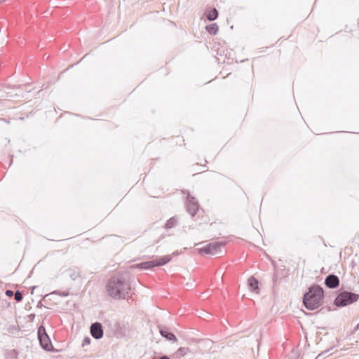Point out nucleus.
<instances>
[{"label": "nucleus", "instance_id": "f257e3e1", "mask_svg": "<svg viewBox=\"0 0 359 359\" xmlns=\"http://www.w3.org/2000/svg\"><path fill=\"white\" fill-rule=\"evenodd\" d=\"M107 292L115 299H124L130 297L131 287L124 278L121 276H112L106 285Z\"/></svg>", "mask_w": 359, "mask_h": 359}, {"label": "nucleus", "instance_id": "f03ea898", "mask_svg": "<svg viewBox=\"0 0 359 359\" xmlns=\"http://www.w3.org/2000/svg\"><path fill=\"white\" fill-rule=\"evenodd\" d=\"M324 292L323 288L319 285H313L304 294L303 302L306 309L314 310L322 304Z\"/></svg>", "mask_w": 359, "mask_h": 359}, {"label": "nucleus", "instance_id": "7ed1b4c3", "mask_svg": "<svg viewBox=\"0 0 359 359\" xmlns=\"http://www.w3.org/2000/svg\"><path fill=\"white\" fill-rule=\"evenodd\" d=\"M359 295L350 292H342L335 299L334 304L337 306H345L356 302Z\"/></svg>", "mask_w": 359, "mask_h": 359}, {"label": "nucleus", "instance_id": "20e7f679", "mask_svg": "<svg viewBox=\"0 0 359 359\" xmlns=\"http://www.w3.org/2000/svg\"><path fill=\"white\" fill-rule=\"evenodd\" d=\"M171 260V257L170 255H166L161 257L158 259L151 260L148 262H142L140 264L133 265L132 268H138L140 269H149L154 266H163L167 263H168Z\"/></svg>", "mask_w": 359, "mask_h": 359}, {"label": "nucleus", "instance_id": "39448f33", "mask_svg": "<svg viewBox=\"0 0 359 359\" xmlns=\"http://www.w3.org/2000/svg\"><path fill=\"white\" fill-rule=\"evenodd\" d=\"M222 245V243L218 242L210 243L200 248L199 252L201 254L215 255L220 251Z\"/></svg>", "mask_w": 359, "mask_h": 359}, {"label": "nucleus", "instance_id": "423d86ee", "mask_svg": "<svg viewBox=\"0 0 359 359\" xmlns=\"http://www.w3.org/2000/svg\"><path fill=\"white\" fill-rule=\"evenodd\" d=\"M91 335L96 339H99L103 336V330L101 323H94L90 326Z\"/></svg>", "mask_w": 359, "mask_h": 359}, {"label": "nucleus", "instance_id": "0eeeda50", "mask_svg": "<svg viewBox=\"0 0 359 359\" xmlns=\"http://www.w3.org/2000/svg\"><path fill=\"white\" fill-rule=\"evenodd\" d=\"M325 284L329 288H336L339 284V279L336 275L330 274L326 277Z\"/></svg>", "mask_w": 359, "mask_h": 359}, {"label": "nucleus", "instance_id": "6e6552de", "mask_svg": "<svg viewBox=\"0 0 359 359\" xmlns=\"http://www.w3.org/2000/svg\"><path fill=\"white\" fill-rule=\"evenodd\" d=\"M39 340L40 341L41 347L43 349L46 351H50L53 348L52 344L48 334H44L43 336L42 335V337H40V338H39Z\"/></svg>", "mask_w": 359, "mask_h": 359}, {"label": "nucleus", "instance_id": "1a4fd4ad", "mask_svg": "<svg viewBox=\"0 0 359 359\" xmlns=\"http://www.w3.org/2000/svg\"><path fill=\"white\" fill-rule=\"evenodd\" d=\"M258 283V280L254 276L250 277L248 280V285L250 290L257 293L259 292Z\"/></svg>", "mask_w": 359, "mask_h": 359}, {"label": "nucleus", "instance_id": "9d476101", "mask_svg": "<svg viewBox=\"0 0 359 359\" xmlns=\"http://www.w3.org/2000/svg\"><path fill=\"white\" fill-rule=\"evenodd\" d=\"M160 333L162 337H165L166 339L169 341H177L176 337L172 332H169L168 329L166 327L161 328L160 330Z\"/></svg>", "mask_w": 359, "mask_h": 359}, {"label": "nucleus", "instance_id": "9b49d317", "mask_svg": "<svg viewBox=\"0 0 359 359\" xmlns=\"http://www.w3.org/2000/svg\"><path fill=\"white\" fill-rule=\"evenodd\" d=\"M187 210L192 217H194L200 211L198 203H187Z\"/></svg>", "mask_w": 359, "mask_h": 359}, {"label": "nucleus", "instance_id": "f8f14e48", "mask_svg": "<svg viewBox=\"0 0 359 359\" xmlns=\"http://www.w3.org/2000/svg\"><path fill=\"white\" fill-rule=\"evenodd\" d=\"M178 223V219L176 217L170 218L165 224V229H170L175 227Z\"/></svg>", "mask_w": 359, "mask_h": 359}, {"label": "nucleus", "instance_id": "ddd939ff", "mask_svg": "<svg viewBox=\"0 0 359 359\" xmlns=\"http://www.w3.org/2000/svg\"><path fill=\"white\" fill-rule=\"evenodd\" d=\"M206 17L208 20L213 21L218 17V11L216 8H212L206 13Z\"/></svg>", "mask_w": 359, "mask_h": 359}, {"label": "nucleus", "instance_id": "4468645a", "mask_svg": "<svg viewBox=\"0 0 359 359\" xmlns=\"http://www.w3.org/2000/svg\"><path fill=\"white\" fill-rule=\"evenodd\" d=\"M69 272V277L73 280H75L77 278L80 276V271L77 268H71L67 270Z\"/></svg>", "mask_w": 359, "mask_h": 359}, {"label": "nucleus", "instance_id": "2eb2a0df", "mask_svg": "<svg viewBox=\"0 0 359 359\" xmlns=\"http://www.w3.org/2000/svg\"><path fill=\"white\" fill-rule=\"evenodd\" d=\"M178 194L182 195V199L185 200V202H193L195 199L194 196L190 195L189 193L186 191H181Z\"/></svg>", "mask_w": 359, "mask_h": 359}, {"label": "nucleus", "instance_id": "dca6fc26", "mask_svg": "<svg viewBox=\"0 0 359 359\" xmlns=\"http://www.w3.org/2000/svg\"><path fill=\"white\" fill-rule=\"evenodd\" d=\"M207 32L212 35H215L218 31V26L216 23H212L205 27Z\"/></svg>", "mask_w": 359, "mask_h": 359}, {"label": "nucleus", "instance_id": "f3484780", "mask_svg": "<svg viewBox=\"0 0 359 359\" xmlns=\"http://www.w3.org/2000/svg\"><path fill=\"white\" fill-rule=\"evenodd\" d=\"M18 352L15 349H12L6 351L5 354L6 358L18 359Z\"/></svg>", "mask_w": 359, "mask_h": 359}, {"label": "nucleus", "instance_id": "a211bd4d", "mask_svg": "<svg viewBox=\"0 0 359 359\" xmlns=\"http://www.w3.org/2000/svg\"><path fill=\"white\" fill-rule=\"evenodd\" d=\"M190 351L187 347H180L176 351V355L179 356H184Z\"/></svg>", "mask_w": 359, "mask_h": 359}, {"label": "nucleus", "instance_id": "6ab92c4d", "mask_svg": "<svg viewBox=\"0 0 359 359\" xmlns=\"http://www.w3.org/2000/svg\"><path fill=\"white\" fill-rule=\"evenodd\" d=\"M14 298H15L16 302H21L22 299V293L20 291H16L14 293Z\"/></svg>", "mask_w": 359, "mask_h": 359}, {"label": "nucleus", "instance_id": "aec40b11", "mask_svg": "<svg viewBox=\"0 0 359 359\" xmlns=\"http://www.w3.org/2000/svg\"><path fill=\"white\" fill-rule=\"evenodd\" d=\"M44 334H47L46 333L45 328L43 326H40L38 330V338H40V337L43 336Z\"/></svg>", "mask_w": 359, "mask_h": 359}, {"label": "nucleus", "instance_id": "412c9836", "mask_svg": "<svg viewBox=\"0 0 359 359\" xmlns=\"http://www.w3.org/2000/svg\"><path fill=\"white\" fill-rule=\"evenodd\" d=\"M90 343V339L89 337H85L82 342V346H85Z\"/></svg>", "mask_w": 359, "mask_h": 359}, {"label": "nucleus", "instance_id": "4be33fe9", "mask_svg": "<svg viewBox=\"0 0 359 359\" xmlns=\"http://www.w3.org/2000/svg\"><path fill=\"white\" fill-rule=\"evenodd\" d=\"M53 294H57L60 296H63V297H66L68 295V292H57V291H55L53 292Z\"/></svg>", "mask_w": 359, "mask_h": 359}, {"label": "nucleus", "instance_id": "5701e85b", "mask_svg": "<svg viewBox=\"0 0 359 359\" xmlns=\"http://www.w3.org/2000/svg\"><path fill=\"white\" fill-rule=\"evenodd\" d=\"M14 294V292L12 290H7L6 291V295L8 297H12Z\"/></svg>", "mask_w": 359, "mask_h": 359}, {"label": "nucleus", "instance_id": "b1692460", "mask_svg": "<svg viewBox=\"0 0 359 359\" xmlns=\"http://www.w3.org/2000/svg\"><path fill=\"white\" fill-rule=\"evenodd\" d=\"M358 330H359V323L356 325V327H355L354 330L357 331Z\"/></svg>", "mask_w": 359, "mask_h": 359}, {"label": "nucleus", "instance_id": "393cba45", "mask_svg": "<svg viewBox=\"0 0 359 359\" xmlns=\"http://www.w3.org/2000/svg\"><path fill=\"white\" fill-rule=\"evenodd\" d=\"M36 288V286H33L32 290Z\"/></svg>", "mask_w": 359, "mask_h": 359}]
</instances>
